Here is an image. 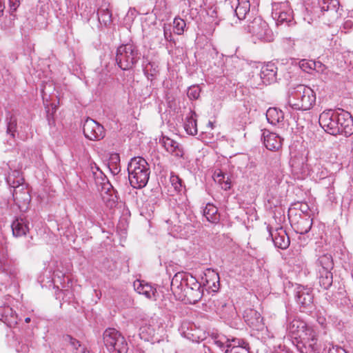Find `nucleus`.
Listing matches in <instances>:
<instances>
[{
    "instance_id": "393cba45",
    "label": "nucleus",
    "mask_w": 353,
    "mask_h": 353,
    "mask_svg": "<svg viewBox=\"0 0 353 353\" xmlns=\"http://www.w3.org/2000/svg\"><path fill=\"white\" fill-rule=\"evenodd\" d=\"M277 67L274 63L268 62L260 72V77L265 84H270L276 80Z\"/></svg>"
},
{
    "instance_id": "a18cd8bd",
    "label": "nucleus",
    "mask_w": 353,
    "mask_h": 353,
    "mask_svg": "<svg viewBox=\"0 0 353 353\" xmlns=\"http://www.w3.org/2000/svg\"><path fill=\"white\" fill-rule=\"evenodd\" d=\"M17 119L12 117H10L9 122L7 125V133L9 134L12 138L15 137L17 131Z\"/></svg>"
},
{
    "instance_id": "473e14b6",
    "label": "nucleus",
    "mask_w": 353,
    "mask_h": 353,
    "mask_svg": "<svg viewBox=\"0 0 353 353\" xmlns=\"http://www.w3.org/2000/svg\"><path fill=\"white\" fill-rule=\"evenodd\" d=\"M250 3L249 0H238V5L234 10L239 19L245 18L246 14L250 12Z\"/></svg>"
},
{
    "instance_id": "9d476101",
    "label": "nucleus",
    "mask_w": 353,
    "mask_h": 353,
    "mask_svg": "<svg viewBox=\"0 0 353 353\" xmlns=\"http://www.w3.org/2000/svg\"><path fill=\"white\" fill-rule=\"evenodd\" d=\"M309 332L306 339H293V345L300 353H319L316 332L314 330H309Z\"/></svg>"
},
{
    "instance_id": "0eeeda50",
    "label": "nucleus",
    "mask_w": 353,
    "mask_h": 353,
    "mask_svg": "<svg viewBox=\"0 0 353 353\" xmlns=\"http://www.w3.org/2000/svg\"><path fill=\"white\" fill-rule=\"evenodd\" d=\"M245 29L257 39L266 42L272 41L274 39L272 31L270 29L268 24L259 17L254 18Z\"/></svg>"
},
{
    "instance_id": "c85d7f7f",
    "label": "nucleus",
    "mask_w": 353,
    "mask_h": 353,
    "mask_svg": "<svg viewBox=\"0 0 353 353\" xmlns=\"http://www.w3.org/2000/svg\"><path fill=\"white\" fill-rule=\"evenodd\" d=\"M196 117L195 112L190 110L188 116L186 117L184 123V129L188 134L195 135L197 134Z\"/></svg>"
},
{
    "instance_id": "f257e3e1",
    "label": "nucleus",
    "mask_w": 353,
    "mask_h": 353,
    "mask_svg": "<svg viewBox=\"0 0 353 353\" xmlns=\"http://www.w3.org/2000/svg\"><path fill=\"white\" fill-rule=\"evenodd\" d=\"M319 122L330 134L349 137L353 134V119L350 114L343 110H325L320 114Z\"/></svg>"
},
{
    "instance_id": "bf43d9fd",
    "label": "nucleus",
    "mask_w": 353,
    "mask_h": 353,
    "mask_svg": "<svg viewBox=\"0 0 353 353\" xmlns=\"http://www.w3.org/2000/svg\"><path fill=\"white\" fill-rule=\"evenodd\" d=\"M67 338L70 340L71 345L78 351V347H81V344L79 343V341L75 339H73L70 336H67Z\"/></svg>"
},
{
    "instance_id": "79ce46f5",
    "label": "nucleus",
    "mask_w": 353,
    "mask_h": 353,
    "mask_svg": "<svg viewBox=\"0 0 353 353\" xmlns=\"http://www.w3.org/2000/svg\"><path fill=\"white\" fill-rule=\"evenodd\" d=\"M186 26L185 21L179 18L175 17L173 21L174 32L175 34L181 35L183 33Z\"/></svg>"
},
{
    "instance_id": "f8f14e48",
    "label": "nucleus",
    "mask_w": 353,
    "mask_h": 353,
    "mask_svg": "<svg viewBox=\"0 0 353 353\" xmlns=\"http://www.w3.org/2000/svg\"><path fill=\"white\" fill-rule=\"evenodd\" d=\"M272 17L276 21V25L290 23L293 19L292 11L289 8L288 2L273 3Z\"/></svg>"
},
{
    "instance_id": "aec40b11",
    "label": "nucleus",
    "mask_w": 353,
    "mask_h": 353,
    "mask_svg": "<svg viewBox=\"0 0 353 353\" xmlns=\"http://www.w3.org/2000/svg\"><path fill=\"white\" fill-rule=\"evenodd\" d=\"M0 321L10 327H15L19 321L16 312L8 304L0 305Z\"/></svg>"
},
{
    "instance_id": "0e129e2a",
    "label": "nucleus",
    "mask_w": 353,
    "mask_h": 353,
    "mask_svg": "<svg viewBox=\"0 0 353 353\" xmlns=\"http://www.w3.org/2000/svg\"><path fill=\"white\" fill-rule=\"evenodd\" d=\"M5 3L3 0H0V16L3 14V10L5 9Z\"/></svg>"
},
{
    "instance_id": "2eb2a0df",
    "label": "nucleus",
    "mask_w": 353,
    "mask_h": 353,
    "mask_svg": "<svg viewBox=\"0 0 353 353\" xmlns=\"http://www.w3.org/2000/svg\"><path fill=\"white\" fill-rule=\"evenodd\" d=\"M190 279H196L192 275L185 272H179L174 274L171 281V289L174 294L177 296H181V294L190 289Z\"/></svg>"
},
{
    "instance_id": "de8ad7c7",
    "label": "nucleus",
    "mask_w": 353,
    "mask_h": 353,
    "mask_svg": "<svg viewBox=\"0 0 353 353\" xmlns=\"http://www.w3.org/2000/svg\"><path fill=\"white\" fill-rule=\"evenodd\" d=\"M240 339H228V343L226 344L225 353H232L233 350L239 348Z\"/></svg>"
},
{
    "instance_id": "a211bd4d",
    "label": "nucleus",
    "mask_w": 353,
    "mask_h": 353,
    "mask_svg": "<svg viewBox=\"0 0 353 353\" xmlns=\"http://www.w3.org/2000/svg\"><path fill=\"white\" fill-rule=\"evenodd\" d=\"M305 157H295L291 161L293 172L298 175V178L305 179L309 176L311 163H307Z\"/></svg>"
},
{
    "instance_id": "412c9836",
    "label": "nucleus",
    "mask_w": 353,
    "mask_h": 353,
    "mask_svg": "<svg viewBox=\"0 0 353 353\" xmlns=\"http://www.w3.org/2000/svg\"><path fill=\"white\" fill-rule=\"evenodd\" d=\"M14 237L26 236L30 231V221L26 217H16L11 224Z\"/></svg>"
},
{
    "instance_id": "39448f33",
    "label": "nucleus",
    "mask_w": 353,
    "mask_h": 353,
    "mask_svg": "<svg viewBox=\"0 0 353 353\" xmlns=\"http://www.w3.org/2000/svg\"><path fill=\"white\" fill-rule=\"evenodd\" d=\"M141 57V53L137 45L128 43L120 45L115 54L117 65L123 70L133 69Z\"/></svg>"
},
{
    "instance_id": "f704fd0d",
    "label": "nucleus",
    "mask_w": 353,
    "mask_h": 353,
    "mask_svg": "<svg viewBox=\"0 0 353 353\" xmlns=\"http://www.w3.org/2000/svg\"><path fill=\"white\" fill-rule=\"evenodd\" d=\"M0 270L6 274H12L10 261L8 259L6 250L3 247L0 248Z\"/></svg>"
},
{
    "instance_id": "e2e57ef3",
    "label": "nucleus",
    "mask_w": 353,
    "mask_h": 353,
    "mask_svg": "<svg viewBox=\"0 0 353 353\" xmlns=\"http://www.w3.org/2000/svg\"><path fill=\"white\" fill-rule=\"evenodd\" d=\"M353 26V21H351V20H347L345 23H344V28L346 29V28H352Z\"/></svg>"
},
{
    "instance_id": "864d4df0",
    "label": "nucleus",
    "mask_w": 353,
    "mask_h": 353,
    "mask_svg": "<svg viewBox=\"0 0 353 353\" xmlns=\"http://www.w3.org/2000/svg\"><path fill=\"white\" fill-rule=\"evenodd\" d=\"M327 353H347L343 348L330 344Z\"/></svg>"
},
{
    "instance_id": "052dcab7",
    "label": "nucleus",
    "mask_w": 353,
    "mask_h": 353,
    "mask_svg": "<svg viewBox=\"0 0 353 353\" xmlns=\"http://www.w3.org/2000/svg\"><path fill=\"white\" fill-rule=\"evenodd\" d=\"M239 343H240V345L239 346V347L244 349L245 351V353H249L250 346H249L248 343H247L246 341H245L243 339H239Z\"/></svg>"
},
{
    "instance_id": "c03bdc74",
    "label": "nucleus",
    "mask_w": 353,
    "mask_h": 353,
    "mask_svg": "<svg viewBox=\"0 0 353 353\" xmlns=\"http://www.w3.org/2000/svg\"><path fill=\"white\" fill-rule=\"evenodd\" d=\"M201 88L198 85H193L188 89L187 95L190 100L198 99L200 97Z\"/></svg>"
},
{
    "instance_id": "7c9ffc66",
    "label": "nucleus",
    "mask_w": 353,
    "mask_h": 353,
    "mask_svg": "<svg viewBox=\"0 0 353 353\" xmlns=\"http://www.w3.org/2000/svg\"><path fill=\"white\" fill-rule=\"evenodd\" d=\"M203 215L212 223H217L220 220L218 209L213 204L208 203L203 210Z\"/></svg>"
},
{
    "instance_id": "13d9d810",
    "label": "nucleus",
    "mask_w": 353,
    "mask_h": 353,
    "mask_svg": "<svg viewBox=\"0 0 353 353\" xmlns=\"http://www.w3.org/2000/svg\"><path fill=\"white\" fill-rule=\"evenodd\" d=\"M326 67L322 63L319 61H315V68H313V70L316 71L317 72H323L325 70Z\"/></svg>"
},
{
    "instance_id": "f03ea898",
    "label": "nucleus",
    "mask_w": 353,
    "mask_h": 353,
    "mask_svg": "<svg viewBox=\"0 0 353 353\" xmlns=\"http://www.w3.org/2000/svg\"><path fill=\"white\" fill-rule=\"evenodd\" d=\"M316 102V94L310 87L303 84L289 88L288 104L294 110H310Z\"/></svg>"
},
{
    "instance_id": "4c0bfd02",
    "label": "nucleus",
    "mask_w": 353,
    "mask_h": 353,
    "mask_svg": "<svg viewBox=\"0 0 353 353\" xmlns=\"http://www.w3.org/2000/svg\"><path fill=\"white\" fill-rule=\"evenodd\" d=\"M143 70L147 79L152 81L158 73V65L154 62L148 61L146 64H143Z\"/></svg>"
},
{
    "instance_id": "774afa93",
    "label": "nucleus",
    "mask_w": 353,
    "mask_h": 353,
    "mask_svg": "<svg viewBox=\"0 0 353 353\" xmlns=\"http://www.w3.org/2000/svg\"><path fill=\"white\" fill-rule=\"evenodd\" d=\"M47 117H48V121L49 125H51L52 124L51 121H52V122H54V120L52 119H51L50 115H48V114L47 115Z\"/></svg>"
},
{
    "instance_id": "5701e85b",
    "label": "nucleus",
    "mask_w": 353,
    "mask_h": 353,
    "mask_svg": "<svg viewBox=\"0 0 353 353\" xmlns=\"http://www.w3.org/2000/svg\"><path fill=\"white\" fill-rule=\"evenodd\" d=\"M263 137L264 145L268 150L277 151L281 148L283 139L277 134L264 130Z\"/></svg>"
},
{
    "instance_id": "20e7f679",
    "label": "nucleus",
    "mask_w": 353,
    "mask_h": 353,
    "mask_svg": "<svg viewBox=\"0 0 353 353\" xmlns=\"http://www.w3.org/2000/svg\"><path fill=\"white\" fill-rule=\"evenodd\" d=\"M8 185L13 188L12 196L15 204L21 209L28 208L31 196L24 184V179L19 170H12L6 177Z\"/></svg>"
},
{
    "instance_id": "6e6552de",
    "label": "nucleus",
    "mask_w": 353,
    "mask_h": 353,
    "mask_svg": "<svg viewBox=\"0 0 353 353\" xmlns=\"http://www.w3.org/2000/svg\"><path fill=\"white\" fill-rule=\"evenodd\" d=\"M294 293L296 301L299 305L301 311L305 313H312L314 307L312 289L299 285L294 289Z\"/></svg>"
},
{
    "instance_id": "cd10ccee",
    "label": "nucleus",
    "mask_w": 353,
    "mask_h": 353,
    "mask_svg": "<svg viewBox=\"0 0 353 353\" xmlns=\"http://www.w3.org/2000/svg\"><path fill=\"white\" fill-rule=\"evenodd\" d=\"M312 223L313 219L310 215L300 216L299 219L294 223L295 230L297 233L305 234L311 230Z\"/></svg>"
},
{
    "instance_id": "a19ab883",
    "label": "nucleus",
    "mask_w": 353,
    "mask_h": 353,
    "mask_svg": "<svg viewBox=\"0 0 353 353\" xmlns=\"http://www.w3.org/2000/svg\"><path fill=\"white\" fill-rule=\"evenodd\" d=\"M211 339L214 344L225 353L226 344L228 343V339L224 336L214 335L212 336Z\"/></svg>"
},
{
    "instance_id": "37998d69",
    "label": "nucleus",
    "mask_w": 353,
    "mask_h": 353,
    "mask_svg": "<svg viewBox=\"0 0 353 353\" xmlns=\"http://www.w3.org/2000/svg\"><path fill=\"white\" fill-rule=\"evenodd\" d=\"M172 186L174 189L181 192L183 190V181L176 174L172 173L170 179Z\"/></svg>"
},
{
    "instance_id": "423d86ee",
    "label": "nucleus",
    "mask_w": 353,
    "mask_h": 353,
    "mask_svg": "<svg viewBox=\"0 0 353 353\" xmlns=\"http://www.w3.org/2000/svg\"><path fill=\"white\" fill-rule=\"evenodd\" d=\"M103 339L104 345L110 353H128V342L122 334L116 329H106L103 332Z\"/></svg>"
},
{
    "instance_id": "680f3d73",
    "label": "nucleus",
    "mask_w": 353,
    "mask_h": 353,
    "mask_svg": "<svg viewBox=\"0 0 353 353\" xmlns=\"http://www.w3.org/2000/svg\"><path fill=\"white\" fill-rule=\"evenodd\" d=\"M108 167L113 174H117L121 170L119 165H111L109 163Z\"/></svg>"
},
{
    "instance_id": "3c124183",
    "label": "nucleus",
    "mask_w": 353,
    "mask_h": 353,
    "mask_svg": "<svg viewBox=\"0 0 353 353\" xmlns=\"http://www.w3.org/2000/svg\"><path fill=\"white\" fill-rule=\"evenodd\" d=\"M37 9L40 15L43 16L48 12V3L45 1H39V4L37 6Z\"/></svg>"
},
{
    "instance_id": "1a4fd4ad",
    "label": "nucleus",
    "mask_w": 353,
    "mask_h": 353,
    "mask_svg": "<svg viewBox=\"0 0 353 353\" xmlns=\"http://www.w3.org/2000/svg\"><path fill=\"white\" fill-rule=\"evenodd\" d=\"M181 335L194 343H199L207 338V333L194 323L184 321L179 328Z\"/></svg>"
},
{
    "instance_id": "f3484780",
    "label": "nucleus",
    "mask_w": 353,
    "mask_h": 353,
    "mask_svg": "<svg viewBox=\"0 0 353 353\" xmlns=\"http://www.w3.org/2000/svg\"><path fill=\"white\" fill-rule=\"evenodd\" d=\"M319 4L321 12H326L327 15L330 18V22L339 19L342 14L339 0H319Z\"/></svg>"
},
{
    "instance_id": "2f4dec72",
    "label": "nucleus",
    "mask_w": 353,
    "mask_h": 353,
    "mask_svg": "<svg viewBox=\"0 0 353 353\" xmlns=\"http://www.w3.org/2000/svg\"><path fill=\"white\" fill-rule=\"evenodd\" d=\"M319 270L331 271L334 267L333 259L330 254H325L320 256L317 260Z\"/></svg>"
},
{
    "instance_id": "338daca9",
    "label": "nucleus",
    "mask_w": 353,
    "mask_h": 353,
    "mask_svg": "<svg viewBox=\"0 0 353 353\" xmlns=\"http://www.w3.org/2000/svg\"><path fill=\"white\" fill-rule=\"evenodd\" d=\"M80 352H81V353H90V352L88 350H87V349H85V348H84V347H83V348H82V349L80 350Z\"/></svg>"
},
{
    "instance_id": "6ab92c4d",
    "label": "nucleus",
    "mask_w": 353,
    "mask_h": 353,
    "mask_svg": "<svg viewBox=\"0 0 353 353\" xmlns=\"http://www.w3.org/2000/svg\"><path fill=\"white\" fill-rule=\"evenodd\" d=\"M270 235L272 237L274 245L282 250H285L290 245V239L287 235L285 230L282 228H277L272 231L270 228L268 227Z\"/></svg>"
},
{
    "instance_id": "b1692460",
    "label": "nucleus",
    "mask_w": 353,
    "mask_h": 353,
    "mask_svg": "<svg viewBox=\"0 0 353 353\" xmlns=\"http://www.w3.org/2000/svg\"><path fill=\"white\" fill-rule=\"evenodd\" d=\"M134 290L139 294L144 295L148 299L156 300L157 290L144 281L136 280L133 283Z\"/></svg>"
},
{
    "instance_id": "a878e982",
    "label": "nucleus",
    "mask_w": 353,
    "mask_h": 353,
    "mask_svg": "<svg viewBox=\"0 0 353 353\" xmlns=\"http://www.w3.org/2000/svg\"><path fill=\"white\" fill-rule=\"evenodd\" d=\"M329 172L320 160L316 159L311 163L309 176L314 181H317L325 179Z\"/></svg>"
},
{
    "instance_id": "09e8293b",
    "label": "nucleus",
    "mask_w": 353,
    "mask_h": 353,
    "mask_svg": "<svg viewBox=\"0 0 353 353\" xmlns=\"http://www.w3.org/2000/svg\"><path fill=\"white\" fill-rule=\"evenodd\" d=\"M315 317L316 321L321 325L323 327H325L327 325V320L325 318V311L323 310H318L315 312Z\"/></svg>"
},
{
    "instance_id": "58836bf2",
    "label": "nucleus",
    "mask_w": 353,
    "mask_h": 353,
    "mask_svg": "<svg viewBox=\"0 0 353 353\" xmlns=\"http://www.w3.org/2000/svg\"><path fill=\"white\" fill-rule=\"evenodd\" d=\"M97 14L99 22L104 26H108L112 23V13L108 8H99Z\"/></svg>"
},
{
    "instance_id": "8fccbe9b",
    "label": "nucleus",
    "mask_w": 353,
    "mask_h": 353,
    "mask_svg": "<svg viewBox=\"0 0 353 353\" xmlns=\"http://www.w3.org/2000/svg\"><path fill=\"white\" fill-rule=\"evenodd\" d=\"M163 29L165 39L170 43H175L174 40L172 38L170 25L164 24Z\"/></svg>"
},
{
    "instance_id": "e433bc0d",
    "label": "nucleus",
    "mask_w": 353,
    "mask_h": 353,
    "mask_svg": "<svg viewBox=\"0 0 353 353\" xmlns=\"http://www.w3.org/2000/svg\"><path fill=\"white\" fill-rule=\"evenodd\" d=\"M284 176L283 169L281 168L280 162H276V165L272 170L271 175V183L272 186L279 185L283 181Z\"/></svg>"
},
{
    "instance_id": "c756f323",
    "label": "nucleus",
    "mask_w": 353,
    "mask_h": 353,
    "mask_svg": "<svg viewBox=\"0 0 353 353\" xmlns=\"http://www.w3.org/2000/svg\"><path fill=\"white\" fill-rule=\"evenodd\" d=\"M268 121L272 125H276L283 121V112L276 108H270L266 112Z\"/></svg>"
},
{
    "instance_id": "9b49d317",
    "label": "nucleus",
    "mask_w": 353,
    "mask_h": 353,
    "mask_svg": "<svg viewBox=\"0 0 353 353\" xmlns=\"http://www.w3.org/2000/svg\"><path fill=\"white\" fill-rule=\"evenodd\" d=\"M309 330L314 331L311 327L307 326L305 321L299 319L290 321L286 327V332L290 336L292 343L293 339H304V337L306 339L308 332H310Z\"/></svg>"
},
{
    "instance_id": "4468645a",
    "label": "nucleus",
    "mask_w": 353,
    "mask_h": 353,
    "mask_svg": "<svg viewBox=\"0 0 353 353\" xmlns=\"http://www.w3.org/2000/svg\"><path fill=\"white\" fill-rule=\"evenodd\" d=\"M190 289L185 290L181 295L176 297L185 303L195 304L201 300L203 295V287L197 281V279H190Z\"/></svg>"
},
{
    "instance_id": "69168bd1",
    "label": "nucleus",
    "mask_w": 353,
    "mask_h": 353,
    "mask_svg": "<svg viewBox=\"0 0 353 353\" xmlns=\"http://www.w3.org/2000/svg\"><path fill=\"white\" fill-rule=\"evenodd\" d=\"M309 210V207L307 205L304 204L301 205V210L303 213V214H305V213L307 212V211Z\"/></svg>"
},
{
    "instance_id": "c9c22d12",
    "label": "nucleus",
    "mask_w": 353,
    "mask_h": 353,
    "mask_svg": "<svg viewBox=\"0 0 353 353\" xmlns=\"http://www.w3.org/2000/svg\"><path fill=\"white\" fill-rule=\"evenodd\" d=\"M213 177L214 181L219 183L223 190H228L230 189L231 181L223 172H215Z\"/></svg>"
},
{
    "instance_id": "4be33fe9",
    "label": "nucleus",
    "mask_w": 353,
    "mask_h": 353,
    "mask_svg": "<svg viewBox=\"0 0 353 353\" xmlns=\"http://www.w3.org/2000/svg\"><path fill=\"white\" fill-rule=\"evenodd\" d=\"M243 319L248 326L256 330H261L264 327L261 314L255 310L249 309L245 311Z\"/></svg>"
},
{
    "instance_id": "5fc2aeb1",
    "label": "nucleus",
    "mask_w": 353,
    "mask_h": 353,
    "mask_svg": "<svg viewBox=\"0 0 353 353\" xmlns=\"http://www.w3.org/2000/svg\"><path fill=\"white\" fill-rule=\"evenodd\" d=\"M21 0H8V4L10 11L15 12L19 6Z\"/></svg>"
},
{
    "instance_id": "72a5a7b5",
    "label": "nucleus",
    "mask_w": 353,
    "mask_h": 353,
    "mask_svg": "<svg viewBox=\"0 0 353 353\" xmlns=\"http://www.w3.org/2000/svg\"><path fill=\"white\" fill-rule=\"evenodd\" d=\"M319 284L325 290L328 289L332 284L333 276L331 271L319 270Z\"/></svg>"
},
{
    "instance_id": "ea45409f",
    "label": "nucleus",
    "mask_w": 353,
    "mask_h": 353,
    "mask_svg": "<svg viewBox=\"0 0 353 353\" xmlns=\"http://www.w3.org/2000/svg\"><path fill=\"white\" fill-rule=\"evenodd\" d=\"M117 268L115 261L112 259H105L101 263V271L105 273H110Z\"/></svg>"
},
{
    "instance_id": "4d7b16f0",
    "label": "nucleus",
    "mask_w": 353,
    "mask_h": 353,
    "mask_svg": "<svg viewBox=\"0 0 353 353\" xmlns=\"http://www.w3.org/2000/svg\"><path fill=\"white\" fill-rule=\"evenodd\" d=\"M120 157L118 154H113L110 157V164L119 165Z\"/></svg>"
},
{
    "instance_id": "dca6fc26",
    "label": "nucleus",
    "mask_w": 353,
    "mask_h": 353,
    "mask_svg": "<svg viewBox=\"0 0 353 353\" xmlns=\"http://www.w3.org/2000/svg\"><path fill=\"white\" fill-rule=\"evenodd\" d=\"M83 132L84 136L91 141H98L105 137L103 126L90 118L85 121Z\"/></svg>"
},
{
    "instance_id": "603ef678",
    "label": "nucleus",
    "mask_w": 353,
    "mask_h": 353,
    "mask_svg": "<svg viewBox=\"0 0 353 353\" xmlns=\"http://www.w3.org/2000/svg\"><path fill=\"white\" fill-rule=\"evenodd\" d=\"M103 200L106 204V205L110 208H112L117 205V196H110V198L107 199L105 196H103Z\"/></svg>"
},
{
    "instance_id": "49530a36",
    "label": "nucleus",
    "mask_w": 353,
    "mask_h": 353,
    "mask_svg": "<svg viewBox=\"0 0 353 353\" xmlns=\"http://www.w3.org/2000/svg\"><path fill=\"white\" fill-rule=\"evenodd\" d=\"M300 68L305 72H310L315 68V61L303 59L299 63Z\"/></svg>"
},
{
    "instance_id": "bb28decb",
    "label": "nucleus",
    "mask_w": 353,
    "mask_h": 353,
    "mask_svg": "<svg viewBox=\"0 0 353 353\" xmlns=\"http://www.w3.org/2000/svg\"><path fill=\"white\" fill-rule=\"evenodd\" d=\"M161 141L168 152L177 157H183V150L179 143L167 137H163Z\"/></svg>"
},
{
    "instance_id": "ddd939ff",
    "label": "nucleus",
    "mask_w": 353,
    "mask_h": 353,
    "mask_svg": "<svg viewBox=\"0 0 353 353\" xmlns=\"http://www.w3.org/2000/svg\"><path fill=\"white\" fill-rule=\"evenodd\" d=\"M164 329L159 324H145L139 329L140 338L152 343H159L163 340Z\"/></svg>"
},
{
    "instance_id": "7ed1b4c3",
    "label": "nucleus",
    "mask_w": 353,
    "mask_h": 353,
    "mask_svg": "<svg viewBox=\"0 0 353 353\" xmlns=\"http://www.w3.org/2000/svg\"><path fill=\"white\" fill-rule=\"evenodd\" d=\"M129 181L132 187L137 189L144 188L150 174V165L147 161L141 157L131 159L128 165Z\"/></svg>"
},
{
    "instance_id": "6e6d98bb",
    "label": "nucleus",
    "mask_w": 353,
    "mask_h": 353,
    "mask_svg": "<svg viewBox=\"0 0 353 353\" xmlns=\"http://www.w3.org/2000/svg\"><path fill=\"white\" fill-rule=\"evenodd\" d=\"M90 169L93 174L94 177H99V175L101 176L103 174V172L99 170V168L97 166L96 164H91Z\"/></svg>"
}]
</instances>
